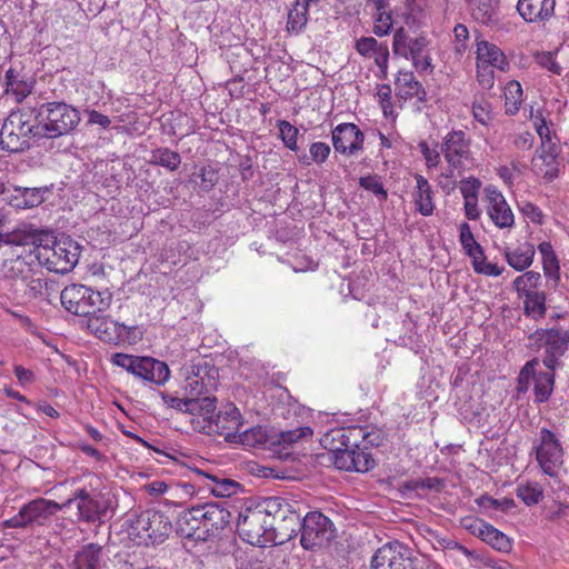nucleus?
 <instances>
[{"label": "nucleus", "mask_w": 569, "mask_h": 569, "mask_svg": "<svg viewBox=\"0 0 569 569\" xmlns=\"http://www.w3.org/2000/svg\"><path fill=\"white\" fill-rule=\"evenodd\" d=\"M6 92L14 96L17 102H21L33 90L36 81L31 77L20 74L13 68L6 71Z\"/></svg>", "instance_id": "obj_35"}, {"label": "nucleus", "mask_w": 569, "mask_h": 569, "mask_svg": "<svg viewBox=\"0 0 569 569\" xmlns=\"http://www.w3.org/2000/svg\"><path fill=\"white\" fill-rule=\"evenodd\" d=\"M136 379L144 383L163 386L170 378L168 365L149 356H139Z\"/></svg>", "instance_id": "obj_22"}, {"label": "nucleus", "mask_w": 569, "mask_h": 569, "mask_svg": "<svg viewBox=\"0 0 569 569\" xmlns=\"http://www.w3.org/2000/svg\"><path fill=\"white\" fill-rule=\"evenodd\" d=\"M496 67H489L488 64H481L477 62V80L483 89H491L495 84Z\"/></svg>", "instance_id": "obj_63"}, {"label": "nucleus", "mask_w": 569, "mask_h": 569, "mask_svg": "<svg viewBox=\"0 0 569 569\" xmlns=\"http://www.w3.org/2000/svg\"><path fill=\"white\" fill-rule=\"evenodd\" d=\"M201 511L200 505L183 510L177 518V533L193 540H208V535L202 527Z\"/></svg>", "instance_id": "obj_24"}, {"label": "nucleus", "mask_w": 569, "mask_h": 569, "mask_svg": "<svg viewBox=\"0 0 569 569\" xmlns=\"http://www.w3.org/2000/svg\"><path fill=\"white\" fill-rule=\"evenodd\" d=\"M76 503L78 521L94 523L101 521L102 516L107 512L106 505L89 493L84 488L74 491L73 496L61 503L63 509Z\"/></svg>", "instance_id": "obj_17"}, {"label": "nucleus", "mask_w": 569, "mask_h": 569, "mask_svg": "<svg viewBox=\"0 0 569 569\" xmlns=\"http://www.w3.org/2000/svg\"><path fill=\"white\" fill-rule=\"evenodd\" d=\"M536 61L539 66L557 76H560L563 70L559 62L556 60V53L553 52L538 53L536 56Z\"/></svg>", "instance_id": "obj_62"}, {"label": "nucleus", "mask_w": 569, "mask_h": 569, "mask_svg": "<svg viewBox=\"0 0 569 569\" xmlns=\"http://www.w3.org/2000/svg\"><path fill=\"white\" fill-rule=\"evenodd\" d=\"M523 297V313L535 320L542 319L547 312L546 293L543 291H535L521 295Z\"/></svg>", "instance_id": "obj_40"}, {"label": "nucleus", "mask_w": 569, "mask_h": 569, "mask_svg": "<svg viewBox=\"0 0 569 569\" xmlns=\"http://www.w3.org/2000/svg\"><path fill=\"white\" fill-rule=\"evenodd\" d=\"M535 248L529 242H523L516 248H506L505 257L508 264L517 271H523L532 264Z\"/></svg>", "instance_id": "obj_37"}, {"label": "nucleus", "mask_w": 569, "mask_h": 569, "mask_svg": "<svg viewBox=\"0 0 569 569\" xmlns=\"http://www.w3.org/2000/svg\"><path fill=\"white\" fill-rule=\"evenodd\" d=\"M80 253L81 247L77 241L69 236H61L57 241H52L50 248H44L41 261L48 270L64 274L77 266Z\"/></svg>", "instance_id": "obj_12"}, {"label": "nucleus", "mask_w": 569, "mask_h": 569, "mask_svg": "<svg viewBox=\"0 0 569 569\" xmlns=\"http://www.w3.org/2000/svg\"><path fill=\"white\" fill-rule=\"evenodd\" d=\"M539 159L541 164L537 168V174L545 182L550 183L560 174L559 149L558 146H550L548 149H537L533 161Z\"/></svg>", "instance_id": "obj_29"}, {"label": "nucleus", "mask_w": 569, "mask_h": 569, "mask_svg": "<svg viewBox=\"0 0 569 569\" xmlns=\"http://www.w3.org/2000/svg\"><path fill=\"white\" fill-rule=\"evenodd\" d=\"M0 276L10 281L16 291H19L21 283L32 276V268L24 259L17 257L3 261L0 267Z\"/></svg>", "instance_id": "obj_31"}, {"label": "nucleus", "mask_w": 569, "mask_h": 569, "mask_svg": "<svg viewBox=\"0 0 569 569\" xmlns=\"http://www.w3.org/2000/svg\"><path fill=\"white\" fill-rule=\"evenodd\" d=\"M416 189L412 192L416 210L425 217H429L435 211L433 191L429 181L421 174H416Z\"/></svg>", "instance_id": "obj_36"}, {"label": "nucleus", "mask_w": 569, "mask_h": 569, "mask_svg": "<svg viewBox=\"0 0 569 569\" xmlns=\"http://www.w3.org/2000/svg\"><path fill=\"white\" fill-rule=\"evenodd\" d=\"M234 443H241L248 448L266 449L274 442L266 428L257 426L239 432Z\"/></svg>", "instance_id": "obj_38"}, {"label": "nucleus", "mask_w": 569, "mask_h": 569, "mask_svg": "<svg viewBox=\"0 0 569 569\" xmlns=\"http://www.w3.org/2000/svg\"><path fill=\"white\" fill-rule=\"evenodd\" d=\"M193 473L198 478L194 481L216 497H231L241 489V485L238 481L220 473H212L200 469H194Z\"/></svg>", "instance_id": "obj_21"}, {"label": "nucleus", "mask_w": 569, "mask_h": 569, "mask_svg": "<svg viewBox=\"0 0 569 569\" xmlns=\"http://www.w3.org/2000/svg\"><path fill=\"white\" fill-rule=\"evenodd\" d=\"M331 140L336 152L355 156L363 150L365 134L357 124L345 122L332 129Z\"/></svg>", "instance_id": "obj_19"}, {"label": "nucleus", "mask_w": 569, "mask_h": 569, "mask_svg": "<svg viewBox=\"0 0 569 569\" xmlns=\"http://www.w3.org/2000/svg\"><path fill=\"white\" fill-rule=\"evenodd\" d=\"M535 129L541 140L540 147L538 149H548L550 146H557L552 141V132L547 124L546 119L542 116H537L535 118Z\"/></svg>", "instance_id": "obj_56"}, {"label": "nucleus", "mask_w": 569, "mask_h": 569, "mask_svg": "<svg viewBox=\"0 0 569 569\" xmlns=\"http://www.w3.org/2000/svg\"><path fill=\"white\" fill-rule=\"evenodd\" d=\"M277 128L279 129V138L284 147L291 151H298L299 130L287 120H278Z\"/></svg>", "instance_id": "obj_47"}, {"label": "nucleus", "mask_w": 569, "mask_h": 569, "mask_svg": "<svg viewBox=\"0 0 569 569\" xmlns=\"http://www.w3.org/2000/svg\"><path fill=\"white\" fill-rule=\"evenodd\" d=\"M539 362L540 360L538 358H533L530 361H528L521 369L519 379H528L532 375L535 380L533 391L536 401L545 402L550 398L552 393L555 385V371L549 370L547 372H539L536 375L535 369L539 365Z\"/></svg>", "instance_id": "obj_25"}, {"label": "nucleus", "mask_w": 569, "mask_h": 569, "mask_svg": "<svg viewBox=\"0 0 569 569\" xmlns=\"http://www.w3.org/2000/svg\"><path fill=\"white\" fill-rule=\"evenodd\" d=\"M355 452V465L353 471L357 472H367L375 468L376 461L372 458V455L368 452V450L363 447L352 448Z\"/></svg>", "instance_id": "obj_51"}, {"label": "nucleus", "mask_w": 569, "mask_h": 569, "mask_svg": "<svg viewBox=\"0 0 569 569\" xmlns=\"http://www.w3.org/2000/svg\"><path fill=\"white\" fill-rule=\"evenodd\" d=\"M522 103V88L521 84L516 81H509L505 88V109L506 113L513 116L516 114Z\"/></svg>", "instance_id": "obj_44"}, {"label": "nucleus", "mask_w": 569, "mask_h": 569, "mask_svg": "<svg viewBox=\"0 0 569 569\" xmlns=\"http://www.w3.org/2000/svg\"><path fill=\"white\" fill-rule=\"evenodd\" d=\"M218 387V369L208 363L207 361L200 360L197 363L190 366L183 391L189 398H192L202 408V400H212L210 413H214L217 408V397L213 396V391Z\"/></svg>", "instance_id": "obj_7"}, {"label": "nucleus", "mask_w": 569, "mask_h": 569, "mask_svg": "<svg viewBox=\"0 0 569 569\" xmlns=\"http://www.w3.org/2000/svg\"><path fill=\"white\" fill-rule=\"evenodd\" d=\"M459 241L467 256H473V253H480L482 248L475 239L473 233L469 223L462 222L459 227Z\"/></svg>", "instance_id": "obj_48"}, {"label": "nucleus", "mask_w": 569, "mask_h": 569, "mask_svg": "<svg viewBox=\"0 0 569 569\" xmlns=\"http://www.w3.org/2000/svg\"><path fill=\"white\" fill-rule=\"evenodd\" d=\"M42 289V279L36 278L34 272L32 271V276H29L28 280L21 283L19 291H23L24 296H27L29 299H34L41 296Z\"/></svg>", "instance_id": "obj_61"}, {"label": "nucleus", "mask_w": 569, "mask_h": 569, "mask_svg": "<svg viewBox=\"0 0 569 569\" xmlns=\"http://www.w3.org/2000/svg\"><path fill=\"white\" fill-rule=\"evenodd\" d=\"M139 356L129 355L123 352H117L111 356V363L117 366L123 370H126L131 376H136V368L138 366Z\"/></svg>", "instance_id": "obj_52"}, {"label": "nucleus", "mask_w": 569, "mask_h": 569, "mask_svg": "<svg viewBox=\"0 0 569 569\" xmlns=\"http://www.w3.org/2000/svg\"><path fill=\"white\" fill-rule=\"evenodd\" d=\"M333 463L338 469L346 471H353L356 468L355 462V452L352 448L341 449V447L333 446Z\"/></svg>", "instance_id": "obj_49"}, {"label": "nucleus", "mask_w": 569, "mask_h": 569, "mask_svg": "<svg viewBox=\"0 0 569 569\" xmlns=\"http://www.w3.org/2000/svg\"><path fill=\"white\" fill-rule=\"evenodd\" d=\"M508 141L512 148L519 151H527L532 148L535 136L530 131L511 133L508 136Z\"/></svg>", "instance_id": "obj_57"}, {"label": "nucleus", "mask_w": 569, "mask_h": 569, "mask_svg": "<svg viewBox=\"0 0 569 569\" xmlns=\"http://www.w3.org/2000/svg\"><path fill=\"white\" fill-rule=\"evenodd\" d=\"M50 192L48 187L26 188V187H2L0 194L2 201L14 209H31L44 202Z\"/></svg>", "instance_id": "obj_18"}, {"label": "nucleus", "mask_w": 569, "mask_h": 569, "mask_svg": "<svg viewBox=\"0 0 569 569\" xmlns=\"http://www.w3.org/2000/svg\"><path fill=\"white\" fill-rule=\"evenodd\" d=\"M266 507L273 518L271 531L268 533L271 543L282 545L298 536L302 519L286 498L269 497V505Z\"/></svg>", "instance_id": "obj_6"}, {"label": "nucleus", "mask_w": 569, "mask_h": 569, "mask_svg": "<svg viewBox=\"0 0 569 569\" xmlns=\"http://www.w3.org/2000/svg\"><path fill=\"white\" fill-rule=\"evenodd\" d=\"M38 237L32 227L18 228L12 232L0 233V247L2 244L28 246L36 243Z\"/></svg>", "instance_id": "obj_41"}, {"label": "nucleus", "mask_w": 569, "mask_h": 569, "mask_svg": "<svg viewBox=\"0 0 569 569\" xmlns=\"http://www.w3.org/2000/svg\"><path fill=\"white\" fill-rule=\"evenodd\" d=\"M309 4L303 0H297L288 13L287 29L291 32H300L308 22Z\"/></svg>", "instance_id": "obj_42"}, {"label": "nucleus", "mask_w": 569, "mask_h": 569, "mask_svg": "<svg viewBox=\"0 0 569 569\" xmlns=\"http://www.w3.org/2000/svg\"><path fill=\"white\" fill-rule=\"evenodd\" d=\"M72 569H106L103 548L98 543H87L73 555Z\"/></svg>", "instance_id": "obj_28"}, {"label": "nucleus", "mask_w": 569, "mask_h": 569, "mask_svg": "<svg viewBox=\"0 0 569 569\" xmlns=\"http://www.w3.org/2000/svg\"><path fill=\"white\" fill-rule=\"evenodd\" d=\"M385 44L383 42H378L372 37H361L356 41L355 48L362 57L371 58Z\"/></svg>", "instance_id": "obj_54"}, {"label": "nucleus", "mask_w": 569, "mask_h": 569, "mask_svg": "<svg viewBox=\"0 0 569 569\" xmlns=\"http://www.w3.org/2000/svg\"><path fill=\"white\" fill-rule=\"evenodd\" d=\"M150 162L167 168L169 171H176L181 163V157L169 148H157L151 152Z\"/></svg>", "instance_id": "obj_43"}, {"label": "nucleus", "mask_w": 569, "mask_h": 569, "mask_svg": "<svg viewBox=\"0 0 569 569\" xmlns=\"http://www.w3.org/2000/svg\"><path fill=\"white\" fill-rule=\"evenodd\" d=\"M31 138H43L37 108L11 111L0 129V149L12 153L24 151L30 148Z\"/></svg>", "instance_id": "obj_1"}, {"label": "nucleus", "mask_w": 569, "mask_h": 569, "mask_svg": "<svg viewBox=\"0 0 569 569\" xmlns=\"http://www.w3.org/2000/svg\"><path fill=\"white\" fill-rule=\"evenodd\" d=\"M487 212L498 228H510L515 223L513 213L501 192L492 191L489 196Z\"/></svg>", "instance_id": "obj_30"}, {"label": "nucleus", "mask_w": 569, "mask_h": 569, "mask_svg": "<svg viewBox=\"0 0 569 569\" xmlns=\"http://www.w3.org/2000/svg\"><path fill=\"white\" fill-rule=\"evenodd\" d=\"M309 152L311 160L317 164H321L329 158L331 148L328 143L318 141L310 144Z\"/></svg>", "instance_id": "obj_64"}, {"label": "nucleus", "mask_w": 569, "mask_h": 569, "mask_svg": "<svg viewBox=\"0 0 569 569\" xmlns=\"http://www.w3.org/2000/svg\"><path fill=\"white\" fill-rule=\"evenodd\" d=\"M269 497L262 499L253 507H247L239 513L237 530L239 536L250 545L264 547L271 543L269 532L272 528L271 512H268Z\"/></svg>", "instance_id": "obj_5"}, {"label": "nucleus", "mask_w": 569, "mask_h": 569, "mask_svg": "<svg viewBox=\"0 0 569 569\" xmlns=\"http://www.w3.org/2000/svg\"><path fill=\"white\" fill-rule=\"evenodd\" d=\"M477 62L496 67L497 70L502 72L509 69V61L501 49L485 40L477 42Z\"/></svg>", "instance_id": "obj_33"}, {"label": "nucleus", "mask_w": 569, "mask_h": 569, "mask_svg": "<svg viewBox=\"0 0 569 569\" xmlns=\"http://www.w3.org/2000/svg\"><path fill=\"white\" fill-rule=\"evenodd\" d=\"M88 329L101 341L120 345L121 331L124 330V323L112 320L109 316L98 313L87 320Z\"/></svg>", "instance_id": "obj_23"}, {"label": "nucleus", "mask_w": 569, "mask_h": 569, "mask_svg": "<svg viewBox=\"0 0 569 569\" xmlns=\"http://www.w3.org/2000/svg\"><path fill=\"white\" fill-rule=\"evenodd\" d=\"M161 399L163 403L177 410L178 412L189 413V415H201L207 416L210 413V409L212 406V400L204 399L202 400V408L192 400V398H189L188 395L184 393V398H178L174 396H170L168 393L161 392Z\"/></svg>", "instance_id": "obj_32"}, {"label": "nucleus", "mask_w": 569, "mask_h": 569, "mask_svg": "<svg viewBox=\"0 0 569 569\" xmlns=\"http://www.w3.org/2000/svg\"><path fill=\"white\" fill-rule=\"evenodd\" d=\"M359 184L363 189L371 191L380 200H386L388 197L387 190L383 188L380 178L376 174H369L359 179Z\"/></svg>", "instance_id": "obj_53"}, {"label": "nucleus", "mask_w": 569, "mask_h": 569, "mask_svg": "<svg viewBox=\"0 0 569 569\" xmlns=\"http://www.w3.org/2000/svg\"><path fill=\"white\" fill-rule=\"evenodd\" d=\"M429 44L430 40L426 36L411 37L403 28L397 29L393 34V53L411 59L419 72L430 73L433 70Z\"/></svg>", "instance_id": "obj_10"}, {"label": "nucleus", "mask_w": 569, "mask_h": 569, "mask_svg": "<svg viewBox=\"0 0 569 569\" xmlns=\"http://www.w3.org/2000/svg\"><path fill=\"white\" fill-rule=\"evenodd\" d=\"M395 86L401 99L417 98L421 102L426 101L427 92L411 71H399Z\"/></svg>", "instance_id": "obj_34"}, {"label": "nucleus", "mask_w": 569, "mask_h": 569, "mask_svg": "<svg viewBox=\"0 0 569 569\" xmlns=\"http://www.w3.org/2000/svg\"><path fill=\"white\" fill-rule=\"evenodd\" d=\"M535 449L536 459L542 472L560 487L559 476L563 466V450L556 435L549 429L542 428L539 435V445Z\"/></svg>", "instance_id": "obj_13"}, {"label": "nucleus", "mask_w": 569, "mask_h": 569, "mask_svg": "<svg viewBox=\"0 0 569 569\" xmlns=\"http://www.w3.org/2000/svg\"><path fill=\"white\" fill-rule=\"evenodd\" d=\"M203 418L206 421L203 429L208 435H217L226 441L234 443L242 427V417L233 403L227 405L216 417L211 413Z\"/></svg>", "instance_id": "obj_15"}, {"label": "nucleus", "mask_w": 569, "mask_h": 569, "mask_svg": "<svg viewBox=\"0 0 569 569\" xmlns=\"http://www.w3.org/2000/svg\"><path fill=\"white\" fill-rule=\"evenodd\" d=\"M347 432V447L359 448L363 447V442L367 436V427L363 426H350L346 428Z\"/></svg>", "instance_id": "obj_58"}, {"label": "nucleus", "mask_w": 569, "mask_h": 569, "mask_svg": "<svg viewBox=\"0 0 569 569\" xmlns=\"http://www.w3.org/2000/svg\"><path fill=\"white\" fill-rule=\"evenodd\" d=\"M63 506L53 500L37 498L23 505L19 512L2 521V528H33L44 526Z\"/></svg>", "instance_id": "obj_11"}, {"label": "nucleus", "mask_w": 569, "mask_h": 569, "mask_svg": "<svg viewBox=\"0 0 569 569\" xmlns=\"http://www.w3.org/2000/svg\"><path fill=\"white\" fill-rule=\"evenodd\" d=\"M41 134L54 139L72 132L80 122L77 109L64 102L42 103L37 109Z\"/></svg>", "instance_id": "obj_4"}, {"label": "nucleus", "mask_w": 569, "mask_h": 569, "mask_svg": "<svg viewBox=\"0 0 569 569\" xmlns=\"http://www.w3.org/2000/svg\"><path fill=\"white\" fill-rule=\"evenodd\" d=\"M466 528L471 535L500 552L508 553L512 549V540L507 535L481 519L471 520Z\"/></svg>", "instance_id": "obj_20"}, {"label": "nucleus", "mask_w": 569, "mask_h": 569, "mask_svg": "<svg viewBox=\"0 0 569 569\" xmlns=\"http://www.w3.org/2000/svg\"><path fill=\"white\" fill-rule=\"evenodd\" d=\"M347 432L346 428H336L327 433L321 439L322 446L329 451H333L335 447H341V449H347Z\"/></svg>", "instance_id": "obj_50"}, {"label": "nucleus", "mask_w": 569, "mask_h": 569, "mask_svg": "<svg viewBox=\"0 0 569 569\" xmlns=\"http://www.w3.org/2000/svg\"><path fill=\"white\" fill-rule=\"evenodd\" d=\"M471 17L481 24L496 20L498 0H467Z\"/></svg>", "instance_id": "obj_39"}, {"label": "nucleus", "mask_w": 569, "mask_h": 569, "mask_svg": "<svg viewBox=\"0 0 569 569\" xmlns=\"http://www.w3.org/2000/svg\"><path fill=\"white\" fill-rule=\"evenodd\" d=\"M60 300L69 312L89 319L109 309L112 293L109 290L97 291L83 284L72 283L61 291Z\"/></svg>", "instance_id": "obj_2"}, {"label": "nucleus", "mask_w": 569, "mask_h": 569, "mask_svg": "<svg viewBox=\"0 0 569 569\" xmlns=\"http://www.w3.org/2000/svg\"><path fill=\"white\" fill-rule=\"evenodd\" d=\"M542 267L545 277L557 286L560 280V267L556 253L542 258Z\"/></svg>", "instance_id": "obj_59"}, {"label": "nucleus", "mask_w": 569, "mask_h": 569, "mask_svg": "<svg viewBox=\"0 0 569 569\" xmlns=\"http://www.w3.org/2000/svg\"><path fill=\"white\" fill-rule=\"evenodd\" d=\"M516 495L527 506L537 505L543 497V491L538 482L519 483L516 489Z\"/></svg>", "instance_id": "obj_45"}, {"label": "nucleus", "mask_w": 569, "mask_h": 569, "mask_svg": "<svg viewBox=\"0 0 569 569\" xmlns=\"http://www.w3.org/2000/svg\"><path fill=\"white\" fill-rule=\"evenodd\" d=\"M556 0H518L517 11L530 23L542 22L553 16Z\"/></svg>", "instance_id": "obj_27"}, {"label": "nucleus", "mask_w": 569, "mask_h": 569, "mask_svg": "<svg viewBox=\"0 0 569 569\" xmlns=\"http://www.w3.org/2000/svg\"><path fill=\"white\" fill-rule=\"evenodd\" d=\"M371 569H438L433 565L422 566L408 546L392 541L380 547L371 558Z\"/></svg>", "instance_id": "obj_9"}, {"label": "nucleus", "mask_w": 569, "mask_h": 569, "mask_svg": "<svg viewBox=\"0 0 569 569\" xmlns=\"http://www.w3.org/2000/svg\"><path fill=\"white\" fill-rule=\"evenodd\" d=\"M312 436V429L310 427H299L292 430L282 431L279 435V442L282 445H292L302 438Z\"/></svg>", "instance_id": "obj_60"}, {"label": "nucleus", "mask_w": 569, "mask_h": 569, "mask_svg": "<svg viewBox=\"0 0 569 569\" xmlns=\"http://www.w3.org/2000/svg\"><path fill=\"white\" fill-rule=\"evenodd\" d=\"M527 347L532 351L543 349V366L556 371L563 367L561 358L569 349V331L559 328L537 329L528 336Z\"/></svg>", "instance_id": "obj_3"}, {"label": "nucleus", "mask_w": 569, "mask_h": 569, "mask_svg": "<svg viewBox=\"0 0 569 569\" xmlns=\"http://www.w3.org/2000/svg\"><path fill=\"white\" fill-rule=\"evenodd\" d=\"M476 502L478 506L485 508V509H491V510H502L507 511L511 509L515 506V502L512 499L503 498V499H495L490 496L483 495L479 497Z\"/></svg>", "instance_id": "obj_55"}, {"label": "nucleus", "mask_w": 569, "mask_h": 569, "mask_svg": "<svg viewBox=\"0 0 569 569\" xmlns=\"http://www.w3.org/2000/svg\"><path fill=\"white\" fill-rule=\"evenodd\" d=\"M202 527L208 539L218 536L230 522V512L218 503L200 505Z\"/></svg>", "instance_id": "obj_26"}, {"label": "nucleus", "mask_w": 569, "mask_h": 569, "mask_svg": "<svg viewBox=\"0 0 569 569\" xmlns=\"http://www.w3.org/2000/svg\"><path fill=\"white\" fill-rule=\"evenodd\" d=\"M541 282V274L537 271H527L513 280V288L518 296L538 291L537 288Z\"/></svg>", "instance_id": "obj_46"}, {"label": "nucleus", "mask_w": 569, "mask_h": 569, "mask_svg": "<svg viewBox=\"0 0 569 569\" xmlns=\"http://www.w3.org/2000/svg\"><path fill=\"white\" fill-rule=\"evenodd\" d=\"M471 140L463 130H451L442 139L440 150L448 164L461 168L471 156Z\"/></svg>", "instance_id": "obj_16"}, {"label": "nucleus", "mask_w": 569, "mask_h": 569, "mask_svg": "<svg viewBox=\"0 0 569 569\" xmlns=\"http://www.w3.org/2000/svg\"><path fill=\"white\" fill-rule=\"evenodd\" d=\"M171 522L163 512L157 510H144L133 520L129 527V535L139 545H154L162 542L164 537L171 532Z\"/></svg>", "instance_id": "obj_8"}, {"label": "nucleus", "mask_w": 569, "mask_h": 569, "mask_svg": "<svg viewBox=\"0 0 569 569\" xmlns=\"http://www.w3.org/2000/svg\"><path fill=\"white\" fill-rule=\"evenodd\" d=\"M300 533V543L305 549L322 547L333 538L332 522L321 512H308L302 519Z\"/></svg>", "instance_id": "obj_14"}]
</instances>
